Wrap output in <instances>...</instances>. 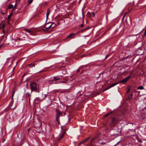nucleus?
<instances>
[{
    "instance_id": "f257e3e1",
    "label": "nucleus",
    "mask_w": 146,
    "mask_h": 146,
    "mask_svg": "<svg viewBox=\"0 0 146 146\" xmlns=\"http://www.w3.org/2000/svg\"><path fill=\"white\" fill-rule=\"evenodd\" d=\"M23 40L21 39L20 38H17V39L14 40L12 42V43L13 44V46H21V41Z\"/></svg>"
},
{
    "instance_id": "f03ea898",
    "label": "nucleus",
    "mask_w": 146,
    "mask_h": 146,
    "mask_svg": "<svg viewBox=\"0 0 146 146\" xmlns=\"http://www.w3.org/2000/svg\"><path fill=\"white\" fill-rule=\"evenodd\" d=\"M31 89V92L33 91H36L37 89L36 88V84L35 82H32L30 84Z\"/></svg>"
},
{
    "instance_id": "7ed1b4c3",
    "label": "nucleus",
    "mask_w": 146,
    "mask_h": 146,
    "mask_svg": "<svg viewBox=\"0 0 146 146\" xmlns=\"http://www.w3.org/2000/svg\"><path fill=\"white\" fill-rule=\"evenodd\" d=\"M56 120L58 122V124H59V117L61 115L62 113L60 112L57 109L56 110Z\"/></svg>"
},
{
    "instance_id": "20e7f679",
    "label": "nucleus",
    "mask_w": 146,
    "mask_h": 146,
    "mask_svg": "<svg viewBox=\"0 0 146 146\" xmlns=\"http://www.w3.org/2000/svg\"><path fill=\"white\" fill-rule=\"evenodd\" d=\"M52 25V23H46V33H50L52 31V30H50L48 31V29L51 27Z\"/></svg>"
},
{
    "instance_id": "39448f33",
    "label": "nucleus",
    "mask_w": 146,
    "mask_h": 146,
    "mask_svg": "<svg viewBox=\"0 0 146 146\" xmlns=\"http://www.w3.org/2000/svg\"><path fill=\"white\" fill-rule=\"evenodd\" d=\"M131 77V76H128L126 77L123 80H121L118 82H116V83H118V84L119 83H122L123 84L125 83Z\"/></svg>"
},
{
    "instance_id": "423d86ee",
    "label": "nucleus",
    "mask_w": 146,
    "mask_h": 146,
    "mask_svg": "<svg viewBox=\"0 0 146 146\" xmlns=\"http://www.w3.org/2000/svg\"><path fill=\"white\" fill-rule=\"evenodd\" d=\"M66 133L65 131H62L60 134L59 136L58 137V141L61 140L64 137L65 133Z\"/></svg>"
},
{
    "instance_id": "0eeeda50",
    "label": "nucleus",
    "mask_w": 146,
    "mask_h": 146,
    "mask_svg": "<svg viewBox=\"0 0 146 146\" xmlns=\"http://www.w3.org/2000/svg\"><path fill=\"white\" fill-rule=\"evenodd\" d=\"M38 123L39 124H38V123H34V124L35 127L36 129H38L39 128L40 126V123L39 121H38Z\"/></svg>"
},
{
    "instance_id": "6e6552de",
    "label": "nucleus",
    "mask_w": 146,
    "mask_h": 146,
    "mask_svg": "<svg viewBox=\"0 0 146 146\" xmlns=\"http://www.w3.org/2000/svg\"><path fill=\"white\" fill-rule=\"evenodd\" d=\"M117 84H118V83H114L113 84H112L109 87L107 88L106 89H105L104 91H106V90L109 89L110 88L115 86Z\"/></svg>"
},
{
    "instance_id": "1a4fd4ad",
    "label": "nucleus",
    "mask_w": 146,
    "mask_h": 146,
    "mask_svg": "<svg viewBox=\"0 0 146 146\" xmlns=\"http://www.w3.org/2000/svg\"><path fill=\"white\" fill-rule=\"evenodd\" d=\"M75 35V33H72L70 34L67 37V38H74L73 36Z\"/></svg>"
},
{
    "instance_id": "9d476101",
    "label": "nucleus",
    "mask_w": 146,
    "mask_h": 146,
    "mask_svg": "<svg viewBox=\"0 0 146 146\" xmlns=\"http://www.w3.org/2000/svg\"><path fill=\"white\" fill-rule=\"evenodd\" d=\"M50 11L49 9H48L47 11V13L46 14V20H47V19L48 15L49 14H50Z\"/></svg>"
},
{
    "instance_id": "9b49d317",
    "label": "nucleus",
    "mask_w": 146,
    "mask_h": 146,
    "mask_svg": "<svg viewBox=\"0 0 146 146\" xmlns=\"http://www.w3.org/2000/svg\"><path fill=\"white\" fill-rule=\"evenodd\" d=\"M45 25H44L43 26H42L40 28V29L41 31H42V30L43 31H45L46 30V29H44V28H45Z\"/></svg>"
},
{
    "instance_id": "f8f14e48",
    "label": "nucleus",
    "mask_w": 146,
    "mask_h": 146,
    "mask_svg": "<svg viewBox=\"0 0 146 146\" xmlns=\"http://www.w3.org/2000/svg\"><path fill=\"white\" fill-rule=\"evenodd\" d=\"M30 67H34L35 66V64L34 63L30 64L28 65Z\"/></svg>"
},
{
    "instance_id": "ddd939ff",
    "label": "nucleus",
    "mask_w": 146,
    "mask_h": 146,
    "mask_svg": "<svg viewBox=\"0 0 146 146\" xmlns=\"http://www.w3.org/2000/svg\"><path fill=\"white\" fill-rule=\"evenodd\" d=\"M17 5L16 4L15 5H14V8H13V12H15V13H17H17H16L15 12V8L16 7H17Z\"/></svg>"
},
{
    "instance_id": "4468645a",
    "label": "nucleus",
    "mask_w": 146,
    "mask_h": 146,
    "mask_svg": "<svg viewBox=\"0 0 146 146\" xmlns=\"http://www.w3.org/2000/svg\"><path fill=\"white\" fill-rule=\"evenodd\" d=\"M31 95L29 93H27L26 94V97H28L29 98H31Z\"/></svg>"
},
{
    "instance_id": "2eb2a0df",
    "label": "nucleus",
    "mask_w": 146,
    "mask_h": 146,
    "mask_svg": "<svg viewBox=\"0 0 146 146\" xmlns=\"http://www.w3.org/2000/svg\"><path fill=\"white\" fill-rule=\"evenodd\" d=\"M138 89L143 90L144 89V87L142 86H139L137 88Z\"/></svg>"
},
{
    "instance_id": "dca6fc26",
    "label": "nucleus",
    "mask_w": 146,
    "mask_h": 146,
    "mask_svg": "<svg viewBox=\"0 0 146 146\" xmlns=\"http://www.w3.org/2000/svg\"><path fill=\"white\" fill-rule=\"evenodd\" d=\"M133 96L132 94H130L128 96V98L129 99H131L132 98Z\"/></svg>"
},
{
    "instance_id": "f3484780",
    "label": "nucleus",
    "mask_w": 146,
    "mask_h": 146,
    "mask_svg": "<svg viewBox=\"0 0 146 146\" xmlns=\"http://www.w3.org/2000/svg\"><path fill=\"white\" fill-rule=\"evenodd\" d=\"M112 113V112H109L108 113L106 114L104 116V117L105 118L107 116H108V115H109L110 114H111Z\"/></svg>"
},
{
    "instance_id": "a211bd4d",
    "label": "nucleus",
    "mask_w": 146,
    "mask_h": 146,
    "mask_svg": "<svg viewBox=\"0 0 146 146\" xmlns=\"http://www.w3.org/2000/svg\"><path fill=\"white\" fill-rule=\"evenodd\" d=\"M12 13L10 14L8 16L7 18V20H10V19L11 18V16L12 15Z\"/></svg>"
},
{
    "instance_id": "6ab92c4d",
    "label": "nucleus",
    "mask_w": 146,
    "mask_h": 146,
    "mask_svg": "<svg viewBox=\"0 0 146 146\" xmlns=\"http://www.w3.org/2000/svg\"><path fill=\"white\" fill-rule=\"evenodd\" d=\"M87 15L89 17H92V16L91 13H90V12H88L87 13Z\"/></svg>"
},
{
    "instance_id": "aec40b11",
    "label": "nucleus",
    "mask_w": 146,
    "mask_h": 146,
    "mask_svg": "<svg viewBox=\"0 0 146 146\" xmlns=\"http://www.w3.org/2000/svg\"><path fill=\"white\" fill-rule=\"evenodd\" d=\"M33 0H27L28 3L29 4H30L33 2Z\"/></svg>"
},
{
    "instance_id": "412c9836",
    "label": "nucleus",
    "mask_w": 146,
    "mask_h": 146,
    "mask_svg": "<svg viewBox=\"0 0 146 146\" xmlns=\"http://www.w3.org/2000/svg\"><path fill=\"white\" fill-rule=\"evenodd\" d=\"M13 7V5H10L8 7V9H12Z\"/></svg>"
},
{
    "instance_id": "4be33fe9",
    "label": "nucleus",
    "mask_w": 146,
    "mask_h": 146,
    "mask_svg": "<svg viewBox=\"0 0 146 146\" xmlns=\"http://www.w3.org/2000/svg\"><path fill=\"white\" fill-rule=\"evenodd\" d=\"M25 31L29 33H31L32 32L31 30L28 29H25Z\"/></svg>"
},
{
    "instance_id": "5701e85b",
    "label": "nucleus",
    "mask_w": 146,
    "mask_h": 146,
    "mask_svg": "<svg viewBox=\"0 0 146 146\" xmlns=\"http://www.w3.org/2000/svg\"><path fill=\"white\" fill-rule=\"evenodd\" d=\"M111 121L113 123H114L115 122V119L114 118H112Z\"/></svg>"
},
{
    "instance_id": "b1692460",
    "label": "nucleus",
    "mask_w": 146,
    "mask_h": 146,
    "mask_svg": "<svg viewBox=\"0 0 146 146\" xmlns=\"http://www.w3.org/2000/svg\"><path fill=\"white\" fill-rule=\"evenodd\" d=\"M54 80L56 81V80H58L60 79V78L57 77H54Z\"/></svg>"
},
{
    "instance_id": "393cba45",
    "label": "nucleus",
    "mask_w": 146,
    "mask_h": 146,
    "mask_svg": "<svg viewBox=\"0 0 146 146\" xmlns=\"http://www.w3.org/2000/svg\"><path fill=\"white\" fill-rule=\"evenodd\" d=\"M91 15H92V17H94L95 16V13H94V12H92L91 13Z\"/></svg>"
},
{
    "instance_id": "a878e982",
    "label": "nucleus",
    "mask_w": 146,
    "mask_h": 146,
    "mask_svg": "<svg viewBox=\"0 0 146 146\" xmlns=\"http://www.w3.org/2000/svg\"><path fill=\"white\" fill-rule=\"evenodd\" d=\"M5 26L4 24H3L2 26L1 27L0 29H4L5 27Z\"/></svg>"
},
{
    "instance_id": "bb28decb",
    "label": "nucleus",
    "mask_w": 146,
    "mask_h": 146,
    "mask_svg": "<svg viewBox=\"0 0 146 146\" xmlns=\"http://www.w3.org/2000/svg\"><path fill=\"white\" fill-rule=\"evenodd\" d=\"M13 101H11L10 102V104H9V106L11 107L12 106V104H13Z\"/></svg>"
},
{
    "instance_id": "cd10ccee",
    "label": "nucleus",
    "mask_w": 146,
    "mask_h": 146,
    "mask_svg": "<svg viewBox=\"0 0 146 146\" xmlns=\"http://www.w3.org/2000/svg\"><path fill=\"white\" fill-rule=\"evenodd\" d=\"M0 13H1L3 15H4L5 14V13H3L2 12V11H0Z\"/></svg>"
},
{
    "instance_id": "c85d7f7f",
    "label": "nucleus",
    "mask_w": 146,
    "mask_h": 146,
    "mask_svg": "<svg viewBox=\"0 0 146 146\" xmlns=\"http://www.w3.org/2000/svg\"><path fill=\"white\" fill-rule=\"evenodd\" d=\"M85 31V29H82L81 30L80 32L82 33L83 32Z\"/></svg>"
},
{
    "instance_id": "c756f323",
    "label": "nucleus",
    "mask_w": 146,
    "mask_h": 146,
    "mask_svg": "<svg viewBox=\"0 0 146 146\" xmlns=\"http://www.w3.org/2000/svg\"><path fill=\"white\" fill-rule=\"evenodd\" d=\"M66 70H65L64 71V73H63V72L62 73V74L64 75L66 74Z\"/></svg>"
},
{
    "instance_id": "7c9ffc66",
    "label": "nucleus",
    "mask_w": 146,
    "mask_h": 146,
    "mask_svg": "<svg viewBox=\"0 0 146 146\" xmlns=\"http://www.w3.org/2000/svg\"><path fill=\"white\" fill-rule=\"evenodd\" d=\"M15 92H13V94H12V100L13 99V96H14V94Z\"/></svg>"
},
{
    "instance_id": "2f4dec72",
    "label": "nucleus",
    "mask_w": 146,
    "mask_h": 146,
    "mask_svg": "<svg viewBox=\"0 0 146 146\" xmlns=\"http://www.w3.org/2000/svg\"><path fill=\"white\" fill-rule=\"evenodd\" d=\"M89 139V138H86V139H85L84 140H85V141L84 142H86L88 140V139Z\"/></svg>"
},
{
    "instance_id": "473e14b6",
    "label": "nucleus",
    "mask_w": 146,
    "mask_h": 146,
    "mask_svg": "<svg viewBox=\"0 0 146 146\" xmlns=\"http://www.w3.org/2000/svg\"><path fill=\"white\" fill-rule=\"evenodd\" d=\"M10 20H7V23L9 24H10Z\"/></svg>"
},
{
    "instance_id": "72a5a7b5",
    "label": "nucleus",
    "mask_w": 146,
    "mask_h": 146,
    "mask_svg": "<svg viewBox=\"0 0 146 146\" xmlns=\"http://www.w3.org/2000/svg\"><path fill=\"white\" fill-rule=\"evenodd\" d=\"M100 144H101V145H104L105 144V142H104V143H100Z\"/></svg>"
},
{
    "instance_id": "f704fd0d",
    "label": "nucleus",
    "mask_w": 146,
    "mask_h": 146,
    "mask_svg": "<svg viewBox=\"0 0 146 146\" xmlns=\"http://www.w3.org/2000/svg\"><path fill=\"white\" fill-rule=\"evenodd\" d=\"M81 68V67H80L79 69H78L77 70V71L78 72H79L80 71V68Z\"/></svg>"
},
{
    "instance_id": "c9c22d12",
    "label": "nucleus",
    "mask_w": 146,
    "mask_h": 146,
    "mask_svg": "<svg viewBox=\"0 0 146 146\" xmlns=\"http://www.w3.org/2000/svg\"><path fill=\"white\" fill-rule=\"evenodd\" d=\"M80 27L82 28L83 27H84V25H83V24H82L81 25H80Z\"/></svg>"
},
{
    "instance_id": "e433bc0d",
    "label": "nucleus",
    "mask_w": 146,
    "mask_h": 146,
    "mask_svg": "<svg viewBox=\"0 0 146 146\" xmlns=\"http://www.w3.org/2000/svg\"><path fill=\"white\" fill-rule=\"evenodd\" d=\"M109 54H108L106 56V58H105V59H107L108 58V56H109Z\"/></svg>"
},
{
    "instance_id": "4c0bfd02",
    "label": "nucleus",
    "mask_w": 146,
    "mask_h": 146,
    "mask_svg": "<svg viewBox=\"0 0 146 146\" xmlns=\"http://www.w3.org/2000/svg\"><path fill=\"white\" fill-rule=\"evenodd\" d=\"M89 28V27H88L87 28H84V29H85V31L86 30L88 29Z\"/></svg>"
},
{
    "instance_id": "58836bf2",
    "label": "nucleus",
    "mask_w": 146,
    "mask_h": 146,
    "mask_svg": "<svg viewBox=\"0 0 146 146\" xmlns=\"http://www.w3.org/2000/svg\"><path fill=\"white\" fill-rule=\"evenodd\" d=\"M144 113L146 115V109L144 110Z\"/></svg>"
},
{
    "instance_id": "ea45409f",
    "label": "nucleus",
    "mask_w": 146,
    "mask_h": 146,
    "mask_svg": "<svg viewBox=\"0 0 146 146\" xmlns=\"http://www.w3.org/2000/svg\"><path fill=\"white\" fill-rule=\"evenodd\" d=\"M31 98H29V103H30Z\"/></svg>"
},
{
    "instance_id": "a19ab883",
    "label": "nucleus",
    "mask_w": 146,
    "mask_h": 146,
    "mask_svg": "<svg viewBox=\"0 0 146 146\" xmlns=\"http://www.w3.org/2000/svg\"><path fill=\"white\" fill-rule=\"evenodd\" d=\"M83 143V141L82 142H81L80 143H79V145H80L81 144H82V143Z\"/></svg>"
},
{
    "instance_id": "79ce46f5",
    "label": "nucleus",
    "mask_w": 146,
    "mask_h": 146,
    "mask_svg": "<svg viewBox=\"0 0 146 146\" xmlns=\"http://www.w3.org/2000/svg\"><path fill=\"white\" fill-rule=\"evenodd\" d=\"M83 143V141L82 142H81L80 143H79V145H80L81 144H82V143Z\"/></svg>"
},
{
    "instance_id": "37998d69",
    "label": "nucleus",
    "mask_w": 146,
    "mask_h": 146,
    "mask_svg": "<svg viewBox=\"0 0 146 146\" xmlns=\"http://www.w3.org/2000/svg\"><path fill=\"white\" fill-rule=\"evenodd\" d=\"M129 90H130V89L129 88L128 89V90L127 91V92L128 93L129 92Z\"/></svg>"
},
{
    "instance_id": "c03bdc74",
    "label": "nucleus",
    "mask_w": 146,
    "mask_h": 146,
    "mask_svg": "<svg viewBox=\"0 0 146 146\" xmlns=\"http://www.w3.org/2000/svg\"><path fill=\"white\" fill-rule=\"evenodd\" d=\"M86 35V36H84L85 37H88L89 36V35Z\"/></svg>"
},
{
    "instance_id": "a18cd8bd",
    "label": "nucleus",
    "mask_w": 146,
    "mask_h": 146,
    "mask_svg": "<svg viewBox=\"0 0 146 146\" xmlns=\"http://www.w3.org/2000/svg\"><path fill=\"white\" fill-rule=\"evenodd\" d=\"M146 34V29H145V33L144 34Z\"/></svg>"
},
{
    "instance_id": "49530a36",
    "label": "nucleus",
    "mask_w": 146,
    "mask_h": 146,
    "mask_svg": "<svg viewBox=\"0 0 146 146\" xmlns=\"http://www.w3.org/2000/svg\"><path fill=\"white\" fill-rule=\"evenodd\" d=\"M31 128H29L28 129V132H29L30 130V129H31Z\"/></svg>"
},
{
    "instance_id": "de8ad7c7",
    "label": "nucleus",
    "mask_w": 146,
    "mask_h": 146,
    "mask_svg": "<svg viewBox=\"0 0 146 146\" xmlns=\"http://www.w3.org/2000/svg\"><path fill=\"white\" fill-rule=\"evenodd\" d=\"M43 71H44L43 70H42V71H40V72H38V73H40L41 72H43Z\"/></svg>"
},
{
    "instance_id": "09e8293b",
    "label": "nucleus",
    "mask_w": 146,
    "mask_h": 146,
    "mask_svg": "<svg viewBox=\"0 0 146 146\" xmlns=\"http://www.w3.org/2000/svg\"><path fill=\"white\" fill-rule=\"evenodd\" d=\"M125 15L123 16V19L125 17Z\"/></svg>"
},
{
    "instance_id": "8fccbe9b",
    "label": "nucleus",
    "mask_w": 146,
    "mask_h": 146,
    "mask_svg": "<svg viewBox=\"0 0 146 146\" xmlns=\"http://www.w3.org/2000/svg\"><path fill=\"white\" fill-rule=\"evenodd\" d=\"M84 141H85V140H84V141H83V143H85V142H84Z\"/></svg>"
},
{
    "instance_id": "3c124183",
    "label": "nucleus",
    "mask_w": 146,
    "mask_h": 146,
    "mask_svg": "<svg viewBox=\"0 0 146 146\" xmlns=\"http://www.w3.org/2000/svg\"><path fill=\"white\" fill-rule=\"evenodd\" d=\"M117 144H115V145H114V146H115L116 145H117Z\"/></svg>"
},
{
    "instance_id": "603ef678",
    "label": "nucleus",
    "mask_w": 146,
    "mask_h": 146,
    "mask_svg": "<svg viewBox=\"0 0 146 146\" xmlns=\"http://www.w3.org/2000/svg\"><path fill=\"white\" fill-rule=\"evenodd\" d=\"M1 46V45L0 46V47Z\"/></svg>"
}]
</instances>
